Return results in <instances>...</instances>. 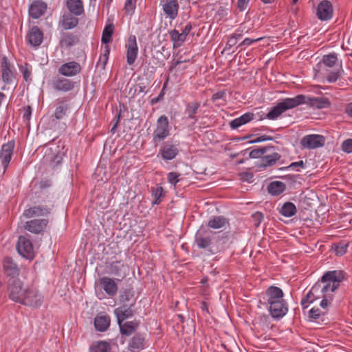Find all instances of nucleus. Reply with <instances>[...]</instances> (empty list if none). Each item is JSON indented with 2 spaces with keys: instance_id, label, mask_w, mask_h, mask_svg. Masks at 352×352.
<instances>
[{
  "instance_id": "obj_1",
  "label": "nucleus",
  "mask_w": 352,
  "mask_h": 352,
  "mask_svg": "<svg viewBox=\"0 0 352 352\" xmlns=\"http://www.w3.org/2000/svg\"><path fill=\"white\" fill-rule=\"evenodd\" d=\"M345 278L346 273L344 271H328L314 284L311 291L318 299L325 297L335 292L339 287V283Z\"/></svg>"
},
{
  "instance_id": "obj_2",
  "label": "nucleus",
  "mask_w": 352,
  "mask_h": 352,
  "mask_svg": "<svg viewBox=\"0 0 352 352\" xmlns=\"http://www.w3.org/2000/svg\"><path fill=\"white\" fill-rule=\"evenodd\" d=\"M302 97L287 98L277 103L266 115L270 120H274L288 109L295 108L302 102Z\"/></svg>"
},
{
  "instance_id": "obj_3",
  "label": "nucleus",
  "mask_w": 352,
  "mask_h": 352,
  "mask_svg": "<svg viewBox=\"0 0 352 352\" xmlns=\"http://www.w3.org/2000/svg\"><path fill=\"white\" fill-rule=\"evenodd\" d=\"M169 135V122L166 116L162 115L157 120V126L153 131V142L155 146Z\"/></svg>"
},
{
  "instance_id": "obj_4",
  "label": "nucleus",
  "mask_w": 352,
  "mask_h": 352,
  "mask_svg": "<svg viewBox=\"0 0 352 352\" xmlns=\"http://www.w3.org/2000/svg\"><path fill=\"white\" fill-rule=\"evenodd\" d=\"M24 293L19 303L32 307H38L41 305L43 298L36 289L25 288Z\"/></svg>"
},
{
  "instance_id": "obj_5",
  "label": "nucleus",
  "mask_w": 352,
  "mask_h": 352,
  "mask_svg": "<svg viewBox=\"0 0 352 352\" xmlns=\"http://www.w3.org/2000/svg\"><path fill=\"white\" fill-rule=\"evenodd\" d=\"M23 283L19 279H8V292L9 298L16 302H20L22 296L25 294V289L23 287Z\"/></svg>"
},
{
  "instance_id": "obj_6",
  "label": "nucleus",
  "mask_w": 352,
  "mask_h": 352,
  "mask_svg": "<svg viewBox=\"0 0 352 352\" xmlns=\"http://www.w3.org/2000/svg\"><path fill=\"white\" fill-rule=\"evenodd\" d=\"M0 69L3 82L7 85L11 84L15 78V70L13 65L6 56L1 58Z\"/></svg>"
},
{
  "instance_id": "obj_7",
  "label": "nucleus",
  "mask_w": 352,
  "mask_h": 352,
  "mask_svg": "<svg viewBox=\"0 0 352 352\" xmlns=\"http://www.w3.org/2000/svg\"><path fill=\"white\" fill-rule=\"evenodd\" d=\"M16 249L20 255L28 259H33L34 256L33 245L31 241L24 236H20L16 244Z\"/></svg>"
},
{
  "instance_id": "obj_8",
  "label": "nucleus",
  "mask_w": 352,
  "mask_h": 352,
  "mask_svg": "<svg viewBox=\"0 0 352 352\" xmlns=\"http://www.w3.org/2000/svg\"><path fill=\"white\" fill-rule=\"evenodd\" d=\"M49 205H37L23 211V215L26 218H32L33 217L47 216L51 212L52 208L54 207L52 201L48 200Z\"/></svg>"
},
{
  "instance_id": "obj_9",
  "label": "nucleus",
  "mask_w": 352,
  "mask_h": 352,
  "mask_svg": "<svg viewBox=\"0 0 352 352\" xmlns=\"http://www.w3.org/2000/svg\"><path fill=\"white\" fill-rule=\"evenodd\" d=\"M3 272L9 279H18L20 268L11 257L6 256L3 260Z\"/></svg>"
},
{
  "instance_id": "obj_10",
  "label": "nucleus",
  "mask_w": 352,
  "mask_h": 352,
  "mask_svg": "<svg viewBox=\"0 0 352 352\" xmlns=\"http://www.w3.org/2000/svg\"><path fill=\"white\" fill-rule=\"evenodd\" d=\"M160 6L167 18L174 20L177 17L179 9L178 0H162Z\"/></svg>"
},
{
  "instance_id": "obj_11",
  "label": "nucleus",
  "mask_w": 352,
  "mask_h": 352,
  "mask_svg": "<svg viewBox=\"0 0 352 352\" xmlns=\"http://www.w3.org/2000/svg\"><path fill=\"white\" fill-rule=\"evenodd\" d=\"M296 97H302L303 98L301 100L302 102L300 103V104H307L310 107L323 109L328 107L330 105L329 99L324 97L311 98L307 97L302 94L298 95Z\"/></svg>"
},
{
  "instance_id": "obj_12",
  "label": "nucleus",
  "mask_w": 352,
  "mask_h": 352,
  "mask_svg": "<svg viewBox=\"0 0 352 352\" xmlns=\"http://www.w3.org/2000/svg\"><path fill=\"white\" fill-rule=\"evenodd\" d=\"M324 144V138L320 135H308L303 137L300 144L303 148H316L322 146Z\"/></svg>"
},
{
  "instance_id": "obj_13",
  "label": "nucleus",
  "mask_w": 352,
  "mask_h": 352,
  "mask_svg": "<svg viewBox=\"0 0 352 352\" xmlns=\"http://www.w3.org/2000/svg\"><path fill=\"white\" fill-rule=\"evenodd\" d=\"M126 62L129 65H133L138 56V47L137 45L136 37L134 35H131L128 38V42L126 44Z\"/></svg>"
},
{
  "instance_id": "obj_14",
  "label": "nucleus",
  "mask_w": 352,
  "mask_h": 352,
  "mask_svg": "<svg viewBox=\"0 0 352 352\" xmlns=\"http://www.w3.org/2000/svg\"><path fill=\"white\" fill-rule=\"evenodd\" d=\"M48 224V220L45 219H35L27 221L24 226L25 230L34 234H42Z\"/></svg>"
},
{
  "instance_id": "obj_15",
  "label": "nucleus",
  "mask_w": 352,
  "mask_h": 352,
  "mask_svg": "<svg viewBox=\"0 0 352 352\" xmlns=\"http://www.w3.org/2000/svg\"><path fill=\"white\" fill-rule=\"evenodd\" d=\"M338 58L335 53L324 55L322 60L317 65L318 72L321 74L329 72V69L337 65Z\"/></svg>"
},
{
  "instance_id": "obj_16",
  "label": "nucleus",
  "mask_w": 352,
  "mask_h": 352,
  "mask_svg": "<svg viewBox=\"0 0 352 352\" xmlns=\"http://www.w3.org/2000/svg\"><path fill=\"white\" fill-rule=\"evenodd\" d=\"M316 15L319 19L327 21L330 19L333 15V7L329 1L323 0L318 6Z\"/></svg>"
},
{
  "instance_id": "obj_17",
  "label": "nucleus",
  "mask_w": 352,
  "mask_h": 352,
  "mask_svg": "<svg viewBox=\"0 0 352 352\" xmlns=\"http://www.w3.org/2000/svg\"><path fill=\"white\" fill-rule=\"evenodd\" d=\"M63 157V153L59 151L53 152L52 148H48L45 151L43 161L45 163H47L52 168H55L62 162Z\"/></svg>"
},
{
  "instance_id": "obj_18",
  "label": "nucleus",
  "mask_w": 352,
  "mask_h": 352,
  "mask_svg": "<svg viewBox=\"0 0 352 352\" xmlns=\"http://www.w3.org/2000/svg\"><path fill=\"white\" fill-rule=\"evenodd\" d=\"M81 72L80 65L75 61L63 64L58 68V73L65 76H74Z\"/></svg>"
},
{
  "instance_id": "obj_19",
  "label": "nucleus",
  "mask_w": 352,
  "mask_h": 352,
  "mask_svg": "<svg viewBox=\"0 0 352 352\" xmlns=\"http://www.w3.org/2000/svg\"><path fill=\"white\" fill-rule=\"evenodd\" d=\"M14 147V144L13 142H8V143L3 144L1 146V150L0 152V160L1 161L4 170H6L8 168L12 159Z\"/></svg>"
},
{
  "instance_id": "obj_20",
  "label": "nucleus",
  "mask_w": 352,
  "mask_h": 352,
  "mask_svg": "<svg viewBox=\"0 0 352 352\" xmlns=\"http://www.w3.org/2000/svg\"><path fill=\"white\" fill-rule=\"evenodd\" d=\"M146 340L143 334L138 333L129 340L128 349L131 352H140L145 348Z\"/></svg>"
},
{
  "instance_id": "obj_21",
  "label": "nucleus",
  "mask_w": 352,
  "mask_h": 352,
  "mask_svg": "<svg viewBox=\"0 0 352 352\" xmlns=\"http://www.w3.org/2000/svg\"><path fill=\"white\" fill-rule=\"evenodd\" d=\"M287 304L285 300L269 305V311L274 318H280L283 317L287 313Z\"/></svg>"
},
{
  "instance_id": "obj_22",
  "label": "nucleus",
  "mask_w": 352,
  "mask_h": 352,
  "mask_svg": "<svg viewBox=\"0 0 352 352\" xmlns=\"http://www.w3.org/2000/svg\"><path fill=\"white\" fill-rule=\"evenodd\" d=\"M47 8L46 3L41 0H36L30 6L29 14L32 18L37 19L45 13Z\"/></svg>"
},
{
  "instance_id": "obj_23",
  "label": "nucleus",
  "mask_w": 352,
  "mask_h": 352,
  "mask_svg": "<svg viewBox=\"0 0 352 352\" xmlns=\"http://www.w3.org/2000/svg\"><path fill=\"white\" fill-rule=\"evenodd\" d=\"M267 303L270 305L274 302H279L283 299L284 294L283 290L276 286H270L265 291Z\"/></svg>"
},
{
  "instance_id": "obj_24",
  "label": "nucleus",
  "mask_w": 352,
  "mask_h": 352,
  "mask_svg": "<svg viewBox=\"0 0 352 352\" xmlns=\"http://www.w3.org/2000/svg\"><path fill=\"white\" fill-rule=\"evenodd\" d=\"M28 41L32 46H39L43 39V34L38 26L32 27L27 35Z\"/></svg>"
},
{
  "instance_id": "obj_25",
  "label": "nucleus",
  "mask_w": 352,
  "mask_h": 352,
  "mask_svg": "<svg viewBox=\"0 0 352 352\" xmlns=\"http://www.w3.org/2000/svg\"><path fill=\"white\" fill-rule=\"evenodd\" d=\"M74 82L65 78H57L52 82V87L56 91H69L74 87Z\"/></svg>"
},
{
  "instance_id": "obj_26",
  "label": "nucleus",
  "mask_w": 352,
  "mask_h": 352,
  "mask_svg": "<svg viewBox=\"0 0 352 352\" xmlns=\"http://www.w3.org/2000/svg\"><path fill=\"white\" fill-rule=\"evenodd\" d=\"M79 23V19L74 16L73 14L71 13H65L62 16L61 19L59 21L60 25L64 30H71L74 29L78 26Z\"/></svg>"
},
{
  "instance_id": "obj_27",
  "label": "nucleus",
  "mask_w": 352,
  "mask_h": 352,
  "mask_svg": "<svg viewBox=\"0 0 352 352\" xmlns=\"http://www.w3.org/2000/svg\"><path fill=\"white\" fill-rule=\"evenodd\" d=\"M160 153L163 160H171L174 159L179 153L177 146L172 144H165L160 150Z\"/></svg>"
},
{
  "instance_id": "obj_28",
  "label": "nucleus",
  "mask_w": 352,
  "mask_h": 352,
  "mask_svg": "<svg viewBox=\"0 0 352 352\" xmlns=\"http://www.w3.org/2000/svg\"><path fill=\"white\" fill-rule=\"evenodd\" d=\"M195 243L199 248L206 249L208 248L212 243V240L208 235V232L207 230H199L195 235Z\"/></svg>"
},
{
  "instance_id": "obj_29",
  "label": "nucleus",
  "mask_w": 352,
  "mask_h": 352,
  "mask_svg": "<svg viewBox=\"0 0 352 352\" xmlns=\"http://www.w3.org/2000/svg\"><path fill=\"white\" fill-rule=\"evenodd\" d=\"M103 289L109 296H114L118 292V286L116 282L111 278L102 277L99 280Z\"/></svg>"
},
{
  "instance_id": "obj_30",
  "label": "nucleus",
  "mask_w": 352,
  "mask_h": 352,
  "mask_svg": "<svg viewBox=\"0 0 352 352\" xmlns=\"http://www.w3.org/2000/svg\"><path fill=\"white\" fill-rule=\"evenodd\" d=\"M201 107V104L198 101H192L186 104L185 114L188 119L192 120L194 122H197L198 117L197 113Z\"/></svg>"
},
{
  "instance_id": "obj_31",
  "label": "nucleus",
  "mask_w": 352,
  "mask_h": 352,
  "mask_svg": "<svg viewBox=\"0 0 352 352\" xmlns=\"http://www.w3.org/2000/svg\"><path fill=\"white\" fill-rule=\"evenodd\" d=\"M108 272L113 276L123 278L125 276V266L122 261H116L111 262L107 267Z\"/></svg>"
},
{
  "instance_id": "obj_32",
  "label": "nucleus",
  "mask_w": 352,
  "mask_h": 352,
  "mask_svg": "<svg viewBox=\"0 0 352 352\" xmlns=\"http://www.w3.org/2000/svg\"><path fill=\"white\" fill-rule=\"evenodd\" d=\"M281 155L277 152H272L270 154H265L262 157L261 164L259 168H265L269 166H272L280 159Z\"/></svg>"
},
{
  "instance_id": "obj_33",
  "label": "nucleus",
  "mask_w": 352,
  "mask_h": 352,
  "mask_svg": "<svg viewBox=\"0 0 352 352\" xmlns=\"http://www.w3.org/2000/svg\"><path fill=\"white\" fill-rule=\"evenodd\" d=\"M118 324L121 334L128 336L131 335L137 330L140 325V321L133 320L126 322H120Z\"/></svg>"
},
{
  "instance_id": "obj_34",
  "label": "nucleus",
  "mask_w": 352,
  "mask_h": 352,
  "mask_svg": "<svg viewBox=\"0 0 352 352\" xmlns=\"http://www.w3.org/2000/svg\"><path fill=\"white\" fill-rule=\"evenodd\" d=\"M66 5L69 13L75 16H80L84 12L83 4L81 0H67Z\"/></svg>"
},
{
  "instance_id": "obj_35",
  "label": "nucleus",
  "mask_w": 352,
  "mask_h": 352,
  "mask_svg": "<svg viewBox=\"0 0 352 352\" xmlns=\"http://www.w3.org/2000/svg\"><path fill=\"white\" fill-rule=\"evenodd\" d=\"M254 118V114L251 112H248L237 118L230 122V126L232 129H236L239 126L247 124L248 122L252 120Z\"/></svg>"
},
{
  "instance_id": "obj_36",
  "label": "nucleus",
  "mask_w": 352,
  "mask_h": 352,
  "mask_svg": "<svg viewBox=\"0 0 352 352\" xmlns=\"http://www.w3.org/2000/svg\"><path fill=\"white\" fill-rule=\"evenodd\" d=\"M111 319L109 316H97L94 319V326L98 331H105L109 327Z\"/></svg>"
},
{
  "instance_id": "obj_37",
  "label": "nucleus",
  "mask_w": 352,
  "mask_h": 352,
  "mask_svg": "<svg viewBox=\"0 0 352 352\" xmlns=\"http://www.w3.org/2000/svg\"><path fill=\"white\" fill-rule=\"evenodd\" d=\"M226 225H229V221L223 216H214L210 218L207 223V226L212 229H220Z\"/></svg>"
},
{
  "instance_id": "obj_38",
  "label": "nucleus",
  "mask_w": 352,
  "mask_h": 352,
  "mask_svg": "<svg viewBox=\"0 0 352 352\" xmlns=\"http://www.w3.org/2000/svg\"><path fill=\"white\" fill-rule=\"evenodd\" d=\"M114 312L117 317L118 323L123 322L126 319L133 316V311L131 307L122 306L116 309Z\"/></svg>"
},
{
  "instance_id": "obj_39",
  "label": "nucleus",
  "mask_w": 352,
  "mask_h": 352,
  "mask_svg": "<svg viewBox=\"0 0 352 352\" xmlns=\"http://www.w3.org/2000/svg\"><path fill=\"white\" fill-rule=\"evenodd\" d=\"M79 37L71 32H67L63 34L60 41L62 47H70L79 42Z\"/></svg>"
},
{
  "instance_id": "obj_40",
  "label": "nucleus",
  "mask_w": 352,
  "mask_h": 352,
  "mask_svg": "<svg viewBox=\"0 0 352 352\" xmlns=\"http://www.w3.org/2000/svg\"><path fill=\"white\" fill-rule=\"evenodd\" d=\"M285 189V184L280 181L272 182L267 186L268 192L273 196L280 195Z\"/></svg>"
},
{
  "instance_id": "obj_41",
  "label": "nucleus",
  "mask_w": 352,
  "mask_h": 352,
  "mask_svg": "<svg viewBox=\"0 0 352 352\" xmlns=\"http://www.w3.org/2000/svg\"><path fill=\"white\" fill-rule=\"evenodd\" d=\"M111 346L106 341L94 342L89 347V352H110Z\"/></svg>"
},
{
  "instance_id": "obj_42",
  "label": "nucleus",
  "mask_w": 352,
  "mask_h": 352,
  "mask_svg": "<svg viewBox=\"0 0 352 352\" xmlns=\"http://www.w3.org/2000/svg\"><path fill=\"white\" fill-rule=\"evenodd\" d=\"M279 212L284 217H290L296 214L297 209L293 203L287 201L283 205Z\"/></svg>"
},
{
  "instance_id": "obj_43",
  "label": "nucleus",
  "mask_w": 352,
  "mask_h": 352,
  "mask_svg": "<svg viewBox=\"0 0 352 352\" xmlns=\"http://www.w3.org/2000/svg\"><path fill=\"white\" fill-rule=\"evenodd\" d=\"M151 195L154 200L153 201V205H158L161 203V198L164 197L165 194L164 189L162 186H157L151 188Z\"/></svg>"
},
{
  "instance_id": "obj_44",
  "label": "nucleus",
  "mask_w": 352,
  "mask_h": 352,
  "mask_svg": "<svg viewBox=\"0 0 352 352\" xmlns=\"http://www.w3.org/2000/svg\"><path fill=\"white\" fill-rule=\"evenodd\" d=\"M113 31L114 25L113 23L108 24L104 27L101 38L102 43L108 44L111 41Z\"/></svg>"
},
{
  "instance_id": "obj_45",
  "label": "nucleus",
  "mask_w": 352,
  "mask_h": 352,
  "mask_svg": "<svg viewBox=\"0 0 352 352\" xmlns=\"http://www.w3.org/2000/svg\"><path fill=\"white\" fill-rule=\"evenodd\" d=\"M274 148L272 146H263L258 148L253 149L250 152L249 156L250 158H261L263 155L270 151Z\"/></svg>"
},
{
  "instance_id": "obj_46",
  "label": "nucleus",
  "mask_w": 352,
  "mask_h": 352,
  "mask_svg": "<svg viewBox=\"0 0 352 352\" xmlns=\"http://www.w3.org/2000/svg\"><path fill=\"white\" fill-rule=\"evenodd\" d=\"M171 41L174 42V47H179L186 40L184 36L177 30H173L169 32Z\"/></svg>"
},
{
  "instance_id": "obj_47",
  "label": "nucleus",
  "mask_w": 352,
  "mask_h": 352,
  "mask_svg": "<svg viewBox=\"0 0 352 352\" xmlns=\"http://www.w3.org/2000/svg\"><path fill=\"white\" fill-rule=\"evenodd\" d=\"M58 103L60 105L56 108L54 116L56 119L60 120L66 115L69 107L63 100L59 101Z\"/></svg>"
},
{
  "instance_id": "obj_48",
  "label": "nucleus",
  "mask_w": 352,
  "mask_h": 352,
  "mask_svg": "<svg viewBox=\"0 0 352 352\" xmlns=\"http://www.w3.org/2000/svg\"><path fill=\"white\" fill-rule=\"evenodd\" d=\"M325 313L321 311L318 308H312L309 312V316L310 318L319 321H323V317L324 316Z\"/></svg>"
},
{
  "instance_id": "obj_49",
  "label": "nucleus",
  "mask_w": 352,
  "mask_h": 352,
  "mask_svg": "<svg viewBox=\"0 0 352 352\" xmlns=\"http://www.w3.org/2000/svg\"><path fill=\"white\" fill-rule=\"evenodd\" d=\"M228 241V233H223L221 236H219L216 239V243H217V247L216 249V252H220L224 249V245L226 244Z\"/></svg>"
},
{
  "instance_id": "obj_50",
  "label": "nucleus",
  "mask_w": 352,
  "mask_h": 352,
  "mask_svg": "<svg viewBox=\"0 0 352 352\" xmlns=\"http://www.w3.org/2000/svg\"><path fill=\"white\" fill-rule=\"evenodd\" d=\"M316 297L314 295L313 292L310 290L307 294L302 298L301 300V305L303 309H306L308 307V305L312 303L314 300H317Z\"/></svg>"
},
{
  "instance_id": "obj_51",
  "label": "nucleus",
  "mask_w": 352,
  "mask_h": 352,
  "mask_svg": "<svg viewBox=\"0 0 352 352\" xmlns=\"http://www.w3.org/2000/svg\"><path fill=\"white\" fill-rule=\"evenodd\" d=\"M349 245V242L342 241L336 244L335 248L336 254L337 256H342L346 252L347 247Z\"/></svg>"
},
{
  "instance_id": "obj_52",
  "label": "nucleus",
  "mask_w": 352,
  "mask_h": 352,
  "mask_svg": "<svg viewBox=\"0 0 352 352\" xmlns=\"http://www.w3.org/2000/svg\"><path fill=\"white\" fill-rule=\"evenodd\" d=\"M181 174L176 172H170L167 175L168 182L174 186H175L179 182V177Z\"/></svg>"
},
{
  "instance_id": "obj_53",
  "label": "nucleus",
  "mask_w": 352,
  "mask_h": 352,
  "mask_svg": "<svg viewBox=\"0 0 352 352\" xmlns=\"http://www.w3.org/2000/svg\"><path fill=\"white\" fill-rule=\"evenodd\" d=\"M323 74H327L326 78L329 82H336L339 77V72L338 71H331L324 72Z\"/></svg>"
},
{
  "instance_id": "obj_54",
  "label": "nucleus",
  "mask_w": 352,
  "mask_h": 352,
  "mask_svg": "<svg viewBox=\"0 0 352 352\" xmlns=\"http://www.w3.org/2000/svg\"><path fill=\"white\" fill-rule=\"evenodd\" d=\"M252 218L254 222V225L256 228H258L263 219V214L260 212H256L252 215Z\"/></svg>"
},
{
  "instance_id": "obj_55",
  "label": "nucleus",
  "mask_w": 352,
  "mask_h": 352,
  "mask_svg": "<svg viewBox=\"0 0 352 352\" xmlns=\"http://www.w3.org/2000/svg\"><path fill=\"white\" fill-rule=\"evenodd\" d=\"M166 83H164V86H163V88L161 90L160 94L155 97V98H153L150 101V103L151 105H153L159 102H160L161 100H163L164 98V96L165 94V89H166Z\"/></svg>"
},
{
  "instance_id": "obj_56",
  "label": "nucleus",
  "mask_w": 352,
  "mask_h": 352,
  "mask_svg": "<svg viewBox=\"0 0 352 352\" xmlns=\"http://www.w3.org/2000/svg\"><path fill=\"white\" fill-rule=\"evenodd\" d=\"M136 0H126L124 4V10L126 13H129L135 8Z\"/></svg>"
},
{
  "instance_id": "obj_57",
  "label": "nucleus",
  "mask_w": 352,
  "mask_h": 352,
  "mask_svg": "<svg viewBox=\"0 0 352 352\" xmlns=\"http://www.w3.org/2000/svg\"><path fill=\"white\" fill-rule=\"evenodd\" d=\"M21 72L23 73V78L26 82L31 80L32 72L28 63H25V67L21 69Z\"/></svg>"
},
{
  "instance_id": "obj_58",
  "label": "nucleus",
  "mask_w": 352,
  "mask_h": 352,
  "mask_svg": "<svg viewBox=\"0 0 352 352\" xmlns=\"http://www.w3.org/2000/svg\"><path fill=\"white\" fill-rule=\"evenodd\" d=\"M342 148L344 152H352V139H347L342 144Z\"/></svg>"
},
{
  "instance_id": "obj_59",
  "label": "nucleus",
  "mask_w": 352,
  "mask_h": 352,
  "mask_svg": "<svg viewBox=\"0 0 352 352\" xmlns=\"http://www.w3.org/2000/svg\"><path fill=\"white\" fill-rule=\"evenodd\" d=\"M262 38H263L262 37L257 38H246L239 45L238 47H242L243 45H252L254 43H256V42H257L258 41H261Z\"/></svg>"
},
{
  "instance_id": "obj_60",
  "label": "nucleus",
  "mask_w": 352,
  "mask_h": 352,
  "mask_svg": "<svg viewBox=\"0 0 352 352\" xmlns=\"http://www.w3.org/2000/svg\"><path fill=\"white\" fill-rule=\"evenodd\" d=\"M108 58H109L106 56V55H101L97 63V67H100L102 69H104L108 61Z\"/></svg>"
},
{
  "instance_id": "obj_61",
  "label": "nucleus",
  "mask_w": 352,
  "mask_h": 352,
  "mask_svg": "<svg viewBox=\"0 0 352 352\" xmlns=\"http://www.w3.org/2000/svg\"><path fill=\"white\" fill-rule=\"evenodd\" d=\"M133 294L131 290H125L124 293L120 295V300L122 302H126L129 301L132 297Z\"/></svg>"
},
{
  "instance_id": "obj_62",
  "label": "nucleus",
  "mask_w": 352,
  "mask_h": 352,
  "mask_svg": "<svg viewBox=\"0 0 352 352\" xmlns=\"http://www.w3.org/2000/svg\"><path fill=\"white\" fill-rule=\"evenodd\" d=\"M273 140L272 137L267 135H261L260 137H258V138L250 141L249 142L251 144H253V143H257V142H263V141H266V140Z\"/></svg>"
},
{
  "instance_id": "obj_63",
  "label": "nucleus",
  "mask_w": 352,
  "mask_h": 352,
  "mask_svg": "<svg viewBox=\"0 0 352 352\" xmlns=\"http://www.w3.org/2000/svg\"><path fill=\"white\" fill-rule=\"evenodd\" d=\"M249 2L250 0H238L237 8L240 11H243L247 8Z\"/></svg>"
},
{
  "instance_id": "obj_64",
  "label": "nucleus",
  "mask_w": 352,
  "mask_h": 352,
  "mask_svg": "<svg viewBox=\"0 0 352 352\" xmlns=\"http://www.w3.org/2000/svg\"><path fill=\"white\" fill-rule=\"evenodd\" d=\"M226 95L225 91H219L215 94H214L212 96V100L215 102L219 99H222Z\"/></svg>"
}]
</instances>
